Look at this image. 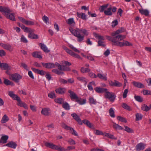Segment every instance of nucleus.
<instances>
[{
    "label": "nucleus",
    "instance_id": "f3484780",
    "mask_svg": "<svg viewBox=\"0 0 151 151\" xmlns=\"http://www.w3.org/2000/svg\"><path fill=\"white\" fill-rule=\"evenodd\" d=\"M0 67L2 69L8 70L10 69V68L8 64L5 63H1L0 62Z\"/></svg>",
    "mask_w": 151,
    "mask_h": 151
},
{
    "label": "nucleus",
    "instance_id": "bb28decb",
    "mask_svg": "<svg viewBox=\"0 0 151 151\" xmlns=\"http://www.w3.org/2000/svg\"><path fill=\"white\" fill-rule=\"evenodd\" d=\"M139 11L142 14L146 16H148L149 13L148 10L146 9H139Z\"/></svg>",
    "mask_w": 151,
    "mask_h": 151
},
{
    "label": "nucleus",
    "instance_id": "c9c22d12",
    "mask_svg": "<svg viewBox=\"0 0 151 151\" xmlns=\"http://www.w3.org/2000/svg\"><path fill=\"white\" fill-rule=\"evenodd\" d=\"M90 105H95L97 103V101L93 97H90L88 99Z\"/></svg>",
    "mask_w": 151,
    "mask_h": 151
},
{
    "label": "nucleus",
    "instance_id": "f03ea898",
    "mask_svg": "<svg viewBox=\"0 0 151 151\" xmlns=\"http://www.w3.org/2000/svg\"><path fill=\"white\" fill-rule=\"evenodd\" d=\"M69 29L71 34L77 38L78 42H80L84 40L85 36H87L89 34L88 31L85 29L77 28L74 29L70 27Z\"/></svg>",
    "mask_w": 151,
    "mask_h": 151
},
{
    "label": "nucleus",
    "instance_id": "864d4df0",
    "mask_svg": "<svg viewBox=\"0 0 151 151\" xmlns=\"http://www.w3.org/2000/svg\"><path fill=\"white\" fill-rule=\"evenodd\" d=\"M94 133L96 135H104V133L102 131L97 129L95 130L94 129Z\"/></svg>",
    "mask_w": 151,
    "mask_h": 151
},
{
    "label": "nucleus",
    "instance_id": "69168bd1",
    "mask_svg": "<svg viewBox=\"0 0 151 151\" xmlns=\"http://www.w3.org/2000/svg\"><path fill=\"white\" fill-rule=\"evenodd\" d=\"M124 127L125 128V129H124V130L127 132L129 133H132L133 132L132 130L128 127L127 126H124Z\"/></svg>",
    "mask_w": 151,
    "mask_h": 151
},
{
    "label": "nucleus",
    "instance_id": "4468645a",
    "mask_svg": "<svg viewBox=\"0 0 151 151\" xmlns=\"http://www.w3.org/2000/svg\"><path fill=\"white\" fill-rule=\"evenodd\" d=\"M82 123H83L84 124L86 125L89 128L92 129H95V127L88 120L84 119L82 121Z\"/></svg>",
    "mask_w": 151,
    "mask_h": 151
},
{
    "label": "nucleus",
    "instance_id": "c85d7f7f",
    "mask_svg": "<svg viewBox=\"0 0 151 151\" xmlns=\"http://www.w3.org/2000/svg\"><path fill=\"white\" fill-rule=\"evenodd\" d=\"M39 45L44 52L47 53L49 52H50V50H48L46 46L44 44L40 43L39 44Z\"/></svg>",
    "mask_w": 151,
    "mask_h": 151
},
{
    "label": "nucleus",
    "instance_id": "7ed1b4c3",
    "mask_svg": "<svg viewBox=\"0 0 151 151\" xmlns=\"http://www.w3.org/2000/svg\"><path fill=\"white\" fill-rule=\"evenodd\" d=\"M0 12L4 14L7 19L12 21H15V14L12 13V11L7 6H0Z\"/></svg>",
    "mask_w": 151,
    "mask_h": 151
},
{
    "label": "nucleus",
    "instance_id": "9d476101",
    "mask_svg": "<svg viewBox=\"0 0 151 151\" xmlns=\"http://www.w3.org/2000/svg\"><path fill=\"white\" fill-rule=\"evenodd\" d=\"M125 31V29L123 27H122L118 29L116 31L114 32L111 33V35L112 36H116L118 35H120L119 34L124 32Z\"/></svg>",
    "mask_w": 151,
    "mask_h": 151
},
{
    "label": "nucleus",
    "instance_id": "72a5a7b5",
    "mask_svg": "<svg viewBox=\"0 0 151 151\" xmlns=\"http://www.w3.org/2000/svg\"><path fill=\"white\" fill-rule=\"evenodd\" d=\"M9 120V118L6 114H4L1 120L2 123H4L8 122Z\"/></svg>",
    "mask_w": 151,
    "mask_h": 151
},
{
    "label": "nucleus",
    "instance_id": "de8ad7c7",
    "mask_svg": "<svg viewBox=\"0 0 151 151\" xmlns=\"http://www.w3.org/2000/svg\"><path fill=\"white\" fill-rule=\"evenodd\" d=\"M61 127L65 129L69 130L71 128V127L68 126L64 123H62Z\"/></svg>",
    "mask_w": 151,
    "mask_h": 151
},
{
    "label": "nucleus",
    "instance_id": "052dcab7",
    "mask_svg": "<svg viewBox=\"0 0 151 151\" xmlns=\"http://www.w3.org/2000/svg\"><path fill=\"white\" fill-rule=\"evenodd\" d=\"M63 101V98L55 99V102L60 104L62 103Z\"/></svg>",
    "mask_w": 151,
    "mask_h": 151
},
{
    "label": "nucleus",
    "instance_id": "2eb2a0df",
    "mask_svg": "<svg viewBox=\"0 0 151 151\" xmlns=\"http://www.w3.org/2000/svg\"><path fill=\"white\" fill-rule=\"evenodd\" d=\"M145 145L142 143H140L138 144L136 146L135 148L137 151H140L144 150L145 148Z\"/></svg>",
    "mask_w": 151,
    "mask_h": 151
},
{
    "label": "nucleus",
    "instance_id": "dca6fc26",
    "mask_svg": "<svg viewBox=\"0 0 151 151\" xmlns=\"http://www.w3.org/2000/svg\"><path fill=\"white\" fill-rule=\"evenodd\" d=\"M94 89L96 92L99 93L105 92L107 90L106 88L98 87H96Z\"/></svg>",
    "mask_w": 151,
    "mask_h": 151
},
{
    "label": "nucleus",
    "instance_id": "6ab92c4d",
    "mask_svg": "<svg viewBox=\"0 0 151 151\" xmlns=\"http://www.w3.org/2000/svg\"><path fill=\"white\" fill-rule=\"evenodd\" d=\"M132 83L134 86L138 88H144L145 87L144 85L139 82L133 81Z\"/></svg>",
    "mask_w": 151,
    "mask_h": 151
},
{
    "label": "nucleus",
    "instance_id": "a19ab883",
    "mask_svg": "<svg viewBox=\"0 0 151 151\" xmlns=\"http://www.w3.org/2000/svg\"><path fill=\"white\" fill-rule=\"evenodd\" d=\"M113 127L114 128L117 129L121 130L123 129V128L122 127L116 123H114Z\"/></svg>",
    "mask_w": 151,
    "mask_h": 151
},
{
    "label": "nucleus",
    "instance_id": "5701e85b",
    "mask_svg": "<svg viewBox=\"0 0 151 151\" xmlns=\"http://www.w3.org/2000/svg\"><path fill=\"white\" fill-rule=\"evenodd\" d=\"M57 150L59 151H65L66 149L63 147H61L60 145H56L54 144L52 149Z\"/></svg>",
    "mask_w": 151,
    "mask_h": 151
},
{
    "label": "nucleus",
    "instance_id": "4be33fe9",
    "mask_svg": "<svg viewBox=\"0 0 151 151\" xmlns=\"http://www.w3.org/2000/svg\"><path fill=\"white\" fill-rule=\"evenodd\" d=\"M76 101L79 104L82 105L85 104L86 103V100L78 97L76 100Z\"/></svg>",
    "mask_w": 151,
    "mask_h": 151
},
{
    "label": "nucleus",
    "instance_id": "4d7b16f0",
    "mask_svg": "<svg viewBox=\"0 0 151 151\" xmlns=\"http://www.w3.org/2000/svg\"><path fill=\"white\" fill-rule=\"evenodd\" d=\"M122 83L119 82V81L115 80L114 81V86L120 87L122 86Z\"/></svg>",
    "mask_w": 151,
    "mask_h": 151
},
{
    "label": "nucleus",
    "instance_id": "9b49d317",
    "mask_svg": "<svg viewBox=\"0 0 151 151\" xmlns=\"http://www.w3.org/2000/svg\"><path fill=\"white\" fill-rule=\"evenodd\" d=\"M71 116L80 125L82 124V122L79 116L75 113L71 114Z\"/></svg>",
    "mask_w": 151,
    "mask_h": 151
},
{
    "label": "nucleus",
    "instance_id": "a878e982",
    "mask_svg": "<svg viewBox=\"0 0 151 151\" xmlns=\"http://www.w3.org/2000/svg\"><path fill=\"white\" fill-rule=\"evenodd\" d=\"M77 16L78 18H81L83 20H86L87 19V16L84 13H79L77 12Z\"/></svg>",
    "mask_w": 151,
    "mask_h": 151
},
{
    "label": "nucleus",
    "instance_id": "423d86ee",
    "mask_svg": "<svg viewBox=\"0 0 151 151\" xmlns=\"http://www.w3.org/2000/svg\"><path fill=\"white\" fill-rule=\"evenodd\" d=\"M105 97L106 99H108L110 101L112 102L114 101L116 96L114 93L108 91L107 90L105 91Z\"/></svg>",
    "mask_w": 151,
    "mask_h": 151
},
{
    "label": "nucleus",
    "instance_id": "39448f33",
    "mask_svg": "<svg viewBox=\"0 0 151 151\" xmlns=\"http://www.w3.org/2000/svg\"><path fill=\"white\" fill-rule=\"evenodd\" d=\"M62 64L65 65H61L57 62H56V66L58 67V69L61 70L69 71L70 70V69L68 66H70L71 65V64L68 62L65 61H62Z\"/></svg>",
    "mask_w": 151,
    "mask_h": 151
},
{
    "label": "nucleus",
    "instance_id": "a18cd8bd",
    "mask_svg": "<svg viewBox=\"0 0 151 151\" xmlns=\"http://www.w3.org/2000/svg\"><path fill=\"white\" fill-rule=\"evenodd\" d=\"M122 106L124 109L128 111H130L131 110L130 106L125 103H123Z\"/></svg>",
    "mask_w": 151,
    "mask_h": 151
},
{
    "label": "nucleus",
    "instance_id": "c03bdc74",
    "mask_svg": "<svg viewBox=\"0 0 151 151\" xmlns=\"http://www.w3.org/2000/svg\"><path fill=\"white\" fill-rule=\"evenodd\" d=\"M67 23L69 24H73V25H74L75 24V22L73 18L69 19H68Z\"/></svg>",
    "mask_w": 151,
    "mask_h": 151
},
{
    "label": "nucleus",
    "instance_id": "338daca9",
    "mask_svg": "<svg viewBox=\"0 0 151 151\" xmlns=\"http://www.w3.org/2000/svg\"><path fill=\"white\" fill-rule=\"evenodd\" d=\"M24 31L25 32H28L29 33H31L32 32H33V30L27 27Z\"/></svg>",
    "mask_w": 151,
    "mask_h": 151
},
{
    "label": "nucleus",
    "instance_id": "b1692460",
    "mask_svg": "<svg viewBox=\"0 0 151 151\" xmlns=\"http://www.w3.org/2000/svg\"><path fill=\"white\" fill-rule=\"evenodd\" d=\"M112 8L111 6H110L108 8L107 10L104 11V13L106 15L110 16L112 14V13L111 10H112Z\"/></svg>",
    "mask_w": 151,
    "mask_h": 151
},
{
    "label": "nucleus",
    "instance_id": "ea45409f",
    "mask_svg": "<svg viewBox=\"0 0 151 151\" xmlns=\"http://www.w3.org/2000/svg\"><path fill=\"white\" fill-rule=\"evenodd\" d=\"M109 113L110 116L113 118H114L115 117L114 114V111L113 108H111L109 110Z\"/></svg>",
    "mask_w": 151,
    "mask_h": 151
},
{
    "label": "nucleus",
    "instance_id": "2f4dec72",
    "mask_svg": "<svg viewBox=\"0 0 151 151\" xmlns=\"http://www.w3.org/2000/svg\"><path fill=\"white\" fill-rule=\"evenodd\" d=\"M92 85H93L94 86H96L95 82L94 81H93L89 83L87 86V87L89 90L92 91L93 90V88L92 86Z\"/></svg>",
    "mask_w": 151,
    "mask_h": 151
},
{
    "label": "nucleus",
    "instance_id": "7c9ffc66",
    "mask_svg": "<svg viewBox=\"0 0 151 151\" xmlns=\"http://www.w3.org/2000/svg\"><path fill=\"white\" fill-rule=\"evenodd\" d=\"M32 32L31 33H29V34L28 37L31 39H37L38 38V36L34 33H33Z\"/></svg>",
    "mask_w": 151,
    "mask_h": 151
},
{
    "label": "nucleus",
    "instance_id": "6e6552de",
    "mask_svg": "<svg viewBox=\"0 0 151 151\" xmlns=\"http://www.w3.org/2000/svg\"><path fill=\"white\" fill-rule=\"evenodd\" d=\"M12 80L16 83L19 82L20 79H22V76L18 73H15L11 75Z\"/></svg>",
    "mask_w": 151,
    "mask_h": 151
},
{
    "label": "nucleus",
    "instance_id": "09e8293b",
    "mask_svg": "<svg viewBox=\"0 0 151 151\" xmlns=\"http://www.w3.org/2000/svg\"><path fill=\"white\" fill-rule=\"evenodd\" d=\"M98 46H102L103 47H104L106 46V45L104 42L102 41L101 40H99L98 42Z\"/></svg>",
    "mask_w": 151,
    "mask_h": 151
},
{
    "label": "nucleus",
    "instance_id": "680f3d73",
    "mask_svg": "<svg viewBox=\"0 0 151 151\" xmlns=\"http://www.w3.org/2000/svg\"><path fill=\"white\" fill-rule=\"evenodd\" d=\"M25 24L27 25H34L35 23L32 21L26 20Z\"/></svg>",
    "mask_w": 151,
    "mask_h": 151
},
{
    "label": "nucleus",
    "instance_id": "ddd939ff",
    "mask_svg": "<svg viewBox=\"0 0 151 151\" xmlns=\"http://www.w3.org/2000/svg\"><path fill=\"white\" fill-rule=\"evenodd\" d=\"M50 110L49 108H44L42 109V111H41V113L42 114L45 116H48L50 114Z\"/></svg>",
    "mask_w": 151,
    "mask_h": 151
},
{
    "label": "nucleus",
    "instance_id": "37998d69",
    "mask_svg": "<svg viewBox=\"0 0 151 151\" xmlns=\"http://www.w3.org/2000/svg\"><path fill=\"white\" fill-rule=\"evenodd\" d=\"M142 114L137 113L136 114V120L139 121L142 119Z\"/></svg>",
    "mask_w": 151,
    "mask_h": 151
},
{
    "label": "nucleus",
    "instance_id": "13d9d810",
    "mask_svg": "<svg viewBox=\"0 0 151 151\" xmlns=\"http://www.w3.org/2000/svg\"><path fill=\"white\" fill-rule=\"evenodd\" d=\"M129 92V90L128 89H125L123 93V98L124 99L126 98L127 96V94Z\"/></svg>",
    "mask_w": 151,
    "mask_h": 151
},
{
    "label": "nucleus",
    "instance_id": "e2e57ef3",
    "mask_svg": "<svg viewBox=\"0 0 151 151\" xmlns=\"http://www.w3.org/2000/svg\"><path fill=\"white\" fill-rule=\"evenodd\" d=\"M68 142L70 145H74L76 144L75 141L71 138H70L68 140Z\"/></svg>",
    "mask_w": 151,
    "mask_h": 151
},
{
    "label": "nucleus",
    "instance_id": "c756f323",
    "mask_svg": "<svg viewBox=\"0 0 151 151\" xmlns=\"http://www.w3.org/2000/svg\"><path fill=\"white\" fill-rule=\"evenodd\" d=\"M9 137L7 135H4L1 138L0 142L3 144L7 142V141Z\"/></svg>",
    "mask_w": 151,
    "mask_h": 151
},
{
    "label": "nucleus",
    "instance_id": "a211bd4d",
    "mask_svg": "<svg viewBox=\"0 0 151 151\" xmlns=\"http://www.w3.org/2000/svg\"><path fill=\"white\" fill-rule=\"evenodd\" d=\"M77 79L79 81L84 83L85 85H86L88 82V80L85 77H78Z\"/></svg>",
    "mask_w": 151,
    "mask_h": 151
},
{
    "label": "nucleus",
    "instance_id": "bf43d9fd",
    "mask_svg": "<svg viewBox=\"0 0 151 151\" xmlns=\"http://www.w3.org/2000/svg\"><path fill=\"white\" fill-rule=\"evenodd\" d=\"M88 75L91 78H96L97 77V75L92 72L89 73Z\"/></svg>",
    "mask_w": 151,
    "mask_h": 151
},
{
    "label": "nucleus",
    "instance_id": "aec40b11",
    "mask_svg": "<svg viewBox=\"0 0 151 151\" xmlns=\"http://www.w3.org/2000/svg\"><path fill=\"white\" fill-rule=\"evenodd\" d=\"M68 92L70 93V96L71 99H73L76 100L78 97L76 94L72 91L69 90Z\"/></svg>",
    "mask_w": 151,
    "mask_h": 151
},
{
    "label": "nucleus",
    "instance_id": "3c124183",
    "mask_svg": "<svg viewBox=\"0 0 151 151\" xmlns=\"http://www.w3.org/2000/svg\"><path fill=\"white\" fill-rule=\"evenodd\" d=\"M70 130V133H71L72 134L76 136H77L78 135L77 132L72 128L71 127Z\"/></svg>",
    "mask_w": 151,
    "mask_h": 151
},
{
    "label": "nucleus",
    "instance_id": "f257e3e1",
    "mask_svg": "<svg viewBox=\"0 0 151 151\" xmlns=\"http://www.w3.org/2000/svg\"><path fill=\"white\" fill-rule=\"evenodd\" d=\"M111 37L109 36H106L107 39L112 43V45L118 46L123 47L124 46H132V44L130 42L127 41H124L123 42H119L124 39L125 36L121 35H118L116 36H112Z\"/></svg>",
    "mask_w": 151,
    "mask_h": 151
},
{
    "label": "nucleus",
    "instance_id": "49530a36",
    "mask_svg": "<svg viewBox=\"0 0 151 151\" xmlns=\"http://www.w3.org/2000/svg\"><path fill=\"white\" fill-rule=\"evenodd\" d=\"M117 120L122 122H124L125 123H126L127 122V120L126 119L122 116H118L117 117Z\"/></svg>",
    "mask_w": 151,
    "mask_h": 151
},
{
    "label": "nucleus",
    "instance_id": "f8f14e48",
    "mask_svg": "<svg viewBox=\"0 0 151 151\" xmlns=\"http://www.w3.org/2000/svg\"><path fill=\"white\" fill-rule=\"evenodd\" d=\"M0 45L4 49H6L8 50H9L10 51H12V46L9 44L0 43Z\"/></svg>",
    "mask_w": 151,
    "mask_h": 151
},
{
    "label": "nucleus",
    "instance_id": "f704fd0d",
    "mask_svg": "<svg viewBox=\"0 0 151 151\" xmlns=\"http://www.w3.org/2000/svg\"><path fill=\"white\" fill-rule=\"evenodd\" d=\"M109 5V4H106L101 6L99 9L100 12H104V10L108 7Z\"/></svg>",
    "mask_w": 151,
    "mask_h": 151
},
{
    "label": "nucleus",
    "instance_id": "412c9836",
    "mask_svg": "<svg viewBox=\"0 0 151 151\" xmlns=\"http://www.w3.org/2000/svg\"><path fill=\"white\" fill-rule=\"evenodd\" d=\"M6 146L11 148L15 149L17 146V144L15 142L13 141H11L6 144Z\"/></svg>",
    "mask_w": 151,
    "mask_h": 151
},
{
    "label": "nucleus",
    "instance_id": "393cba45",
    "mask_svg": "<svg viewBox=\"0 0 151 151\" xmlns=\"http://www.w3.org/2000/svg\"><path fill=\"white\" fill-rule=\"evenodd\" d=\"M66 90L63 88H59L55 90V91L57 93L63 94L65 93Z\"/></svg>",
    "mask_w": 151,
    "mask_h": 151
},
{
    "label": "nucleus",
    "instance_id": "0e129e2a",
    "mask_svg": "<svg viewBox=\"0 0 151 151\" xmlns=\"http://www.w3.org/2000/svg\"><path fill=\"white\" fill-rule=\"evenodd\" d=\"M69 47L75 52L78 53H79L80 52L79 50L77 49L76 48L74 47L73 45H69Z\"/></svg>",
    "mask_w": 151,
    "mask_h": 151
},
{
    "label": "nucleus",
    "instance_id": "603ef678",
    "mask_svg": "<svg viewBox=\"0 0 151 151\" xmlns=\"http://www.w3.org/2000/svg\"><path fill=\"white\" fill-rule=\"evenodd\" d=\"M20 41L22 42L25 43H27L28 42L27 40L23 35L21 36L20 38Z\"/></svg>",
    "mask_w": 151,
    "mask_h": 151
},
{
    "label": "nucleus",
    "instance_id": "5fc2aeb1",
    "mask_svg": "<svg viewBox=\"0 0 151 151\" xmlns=\"http://www.w3.org/2000/svg\"><path fill=\"white\" fill-rule=\"evenodd\" d=\"M143 93L145 95H151V91L144 90L143 91Z\"/></svg>",
    "mask_w": 151,
    "mask_h": 151
},
{
    "label": "nucleus",
    "instance_id": "e433bc0d",
    "mask_svg": "<svg viewBox=\"0 0 151 151\" xmlns=\"http://www.w3.org/2000/svg\"><path fill=\"white\" fill-rule=\"evenodd\" d=\"M97 77H99L100 79H102L104 81L107 80V77L106 76L103 75L100 73H98L97 75Z\"/></svg>",
    "mask_w": 151,
    "mask_h": 151
},
{
    "label": "nucleus",
    "instance_id": "4c0bfd02",
    "mask_svg": "<svg viewBox=\"0 0 151 151\" xmlns=\"http://www.w3.org/2000/svg\"><path fill=\"white\" fill-rule=\"evenodd\" d=\"M62 106L63 108L66 110H68L70 109V106L68 104L67 102L63 103Z\"/></svg>",
    "mask_w": 151,
    "mask_h": 151
},
{
    "label": "nucleus",
    "instance_id": "8fccbe9b",
    "mask_svg": "<svg viewBox=\"0 0 151 151\" xmlns=\"http://www.w3.org/2000/svg\"><path fill=\"white\" fill-rule=\"evenodd\" d=\"M134 98L138 102H142V99L140 96H135Z\"/></svg>",
    "mask_w": 151,
    "mask_h": 151
},
{
    "label": "nucleus",
    "instance_id": "0eeeda50",
    "mask_svg": "<svg viewBox=\"0 0 151 151\" xmlns=\"http://www.w3.org/2000/svg\"><path fill=\"white\" fill-rule=\"evenodd\" d=\"M63 48L70 55L74 57L78 58L79 59H82L81 58L80 56L79 55L73 52L71 50L68 49L66 46H63Z\"/></svg>",
    "mask_w": 151,
    "mask_h": 151
},
{
    "label": "nucleus",
    "instance_id": "20e7f679",
    "mask_svg": "<svg viewBox=\"0 0 151 151\" xmlns=\"http://www.w3.org/2000/svg\"><path fill=\"white\" fill-rule=\"evenodd\" d=\"M9 95L14 100H16L18 102L17 105L20 107H22L25 109H27L28 107L27 105L24 102H23L21 100L19 97L17 95L14 93L12 91H9L8 93Z\"/></svg>",
    "mask_w": 151,
    "mask_h": 151
},
{
    "label": "nucleus",
    "instance_id": "79ce46f5",
    "mask_svg": "<svg viewBox=\"0 0 151 151\" xmlns=\"http://www.w3.org/2000/svg\"><path fill=\"white\" fill-rule=\"evenodd\" d=\"M4 83L6 85H14V84L12 82H11L8 79H4Z\"/></svg>",
    "mask_w": 151,
    "mask_h": 151
},
{
    "label": "nucleus",
    "instance_id": "6e6d98bb",
    "mask_svg": "<svg viewBox=\"0 0 151 151\" xmlns=\"http://www.w3.org/2000/svg\"><path fill=\"white\" fill-rule=\"evenodd\" d=\"M49 97L51 98L54 99L55 97V96L54 92H51L48 95Z\"/></svg>",
    "mask_w": 151,
    "mask_h": 151
},
{
    "label": "nucleus",
    "instance_id": "774afa93",
    "mask_svg": "<svg viewBox=\"0 0 151 151\" xmlns=\"http://www.w3.org/2000/svg\"><path fill=\"white\" fill-rule=\"evenodd\" d=\"M118 24V22L117 19L113 21L111 23V26L113 27H114Z\"/></svg>",
    "mask_w": 151,
    "mask_h": 151
},
{
    "label": "nucleus",
    "instance_id": "1a4fd4ad",
    "mask_svg": "<svg viewBox=\"0 0 151 151\" xmlns=\"http://www.w3.org/2000/svg\"><path fill=\"white\" fill-rule=\"evenodd\" d=\"M56 62L54 63H42L43 66L46 68H55L56 66Z\"/></svg>",
    "mask_w": 151,
    "mask_h": 151
},
{
    "label": "nucleus",
    "instance_id": "cd10ccee",
    "mask_svg": "<svg viewBox=\"0 0 151 151\" xmlns=\"http://www.w3.org/2000/svg\"><path fill=\"white\" fill-rule=\"evenodd\" d=\"M32 55L33 57L36 58L41 59L42 58L40 52H35L32 53Z\"/></svg>",
    "mask_w": 151,
    "mask_h": 151
},
{
    "label": "nucleus",
    "instance_id": "58836bf2",
    "mask_svg": "<svg viewBox=\"0 0 151 151\" xmlns=\"http://www.w3.org/2000/svg\"><path fill=\"white\" fill-rule=\"evenodd\" d=\"M81 73H85L90 72L91 70L88 68L82 67L81 69Z\"/></svg>",
    "mask_w": 151,
    "mask_h": 151
},
{
    "label": "nucleus",
    "instance_id": "473e14b6",
    "mask_svg": "<svg viewBox=\"0 0 151 151\" xmlns=\"http://www.w3.org/2000/svg\"><path fill=\"white\" fill-rule=\"evenodd\" d=\"M141 108L143 110L146 111H148L150 108H151V104L150 105V107H149L145 104H144L142 105Z\"/></svg>",
    "mask_w": 151,
    "mask_h": 151
}]
</instances>
